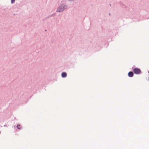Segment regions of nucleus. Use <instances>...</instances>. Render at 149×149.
Wrapping results in <instances>:
<instances>
[{
  "label": "nucleus",
  "instance_id": "obj_1",
  "mask_svg": "<svg viewBox=\"0 0 149 149\" xmlns=\"http://www.w3.org/2000/svg\"><path fill=\"white\" fill-rule=\"evenodd\" d=\"M68 6L65 3H63L60 5L57 8L56 12H61L67 8Z\"/></svg>",
  "mask_w": 149,
  "mask_h": 149
},
{
  "label": "nucleus",
  "instance_id": "obj_2",
  "mask_svg": "<svg viewBox=\"0 0 149 149\" xmlns=\"http://www.w3.org/2000/svg\"><path fill=\"white\" fill-rule=\"evenodd\" d=\"M133 71L134 73L136 74H139L141 72V70L138 68H135Z\"/></svg>",
  "mask_w": 149,
  "mask_h": 149
},
{
  "label": "nucleus",
  "instance_id": "obj_3",
  "mask_svg": "<svg viewBox=\"0 0 149 149\" xmlns=\"http://www.w3.org/2000/svg\"><path fill=\"white\" fill-rule=\"evenodd\" d=\"M128 75L130 77H132L134 75L133 72L132 71H130L128 73Z\"/></svg>",
  "mask_w": 149,
  "mask_h": 149
},
{
  "label": "nucleus",
  "instance_id": "obj_4",
  "mask_svg": "<svg viewBox=\"0 0 149 149\" xmlns=\"http://www.w3.org/2000/svg\"><path fill=\"white\" fill-rule=\"evenodd\" d=\"M67 73L65 72H62L61 74V76L63 78H65L67 76Z\"/></svg>",
  "mask_w": 149,
  "mask_h": 149
},
{
  "label": "nucleus",
  "instance_id": "obj_5",
  "mask_svg": "<svg viewBox=\"0 0 149 149\" xmlns=\"http://www.w3.org/2000/svg\"><path fill=\"white\" fill-rule=\"evenodd\" d=\"M55 14H56L55 13H54L51 15H48V16H47L46 17V18H49L50 17H52L53 16H54V15H55Z\"/></svg>",
  "mask_w": 149,
  "mask_h": 149
},
{
  "label": "nucleus",
  "instance_id": "obj_6",
  "mask_svg": "<svg viewBox=\"0 0 149 149\" xmlns=\"http://www.w3.org/2000/svg\"><path fill=\"white\" fill-rule=\"evenodd\" d=\"M20 126V125L19 124L17 125V127L19 129H21L22 128L21 127H19Z\"/></svg>",
  "mask_w": 149,
  "mask_h": 149
},
{
  "label": "nucleus",
  "instance_id": "obj_7",
  "mask_svg": "<svg viewBox=\"0 0 149 149\" xmlns=\"http://www.w3.org/2000/svg\"><path fill=\"white\" fill-rule=\"evenodd\" d=\"M15 1V0H11V3H13Z\"/></svg>",
  "mask_w": 149,
  "mask_h": 149
},
{
  "label": "nucleus",
  "instance_id": "obj_8",
  "mask_svg": "<svg viewBox=\"0 0 149 149\" xmlns=\"http://www.w3.org/2000/svg\"><path fill=\"white\" fill-rule=\"evenodd\" d=\"M76 0H68V1L70 2H72L74 1H75Z\"/></svg>",
  "mask_w": 149,
  "mask_h": 149
},
{
  "label": "nucleus",
  "instance_id": "obj_9",
  "mask_svg": "<svg viewBox=\"0 0 149 149\" xmlns=\"http://www.w3.org/2000/svg\"><path fill=\"white\" fill-rule=\"evenodd\" d=\"M111 15V13H109V15Z\"/></svg>",
  "mask_w": 149,
  "mask_h": 149
},
{
  "label": "nucleus",
  "instance_id": "obj_10",
  "mask_svg": "<svg viewBox=\"0 0 149 149\" xmlns=\"http://www.w3.org/2000/svg\"><path fill=\"white\" fill-rule=\"evenodd\" d=\"M148 80H149V77H148Z\"/></svg>",
  "mask_w": 149,
  "mask_h": 149
},
{
  "label": "nucleus",
  "instance_id": "obj_11",
  "mask_svg": "<svg viewBox=\"0 0 149 149\" xmlns=\"http://www.w3.org/2000/svg\"><path fill=\"white\" fill-rule=\"evenodd\" d=\"M4 126H6V125H4Z\"/></svg>",
  "mask_w": 149,
  "mask_h": 149
}]
</instances>
